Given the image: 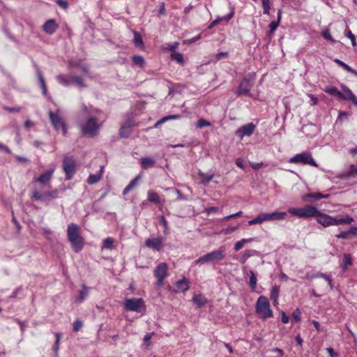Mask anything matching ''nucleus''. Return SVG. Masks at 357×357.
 Listing matches in <instances>:
<instances>
[{"mask_svg": "<svg viewBox=\"0 0 357 357\" xmlns=\"http://www.w3.org/2000/svg\"><path fill=\"white\" fill-rule=\"evenodd\" d=\"M322 36L326 40L331 41L332 43H334L335 42V40L332 38L328 30L324 31L322 33Z\"/></svg>", "mask_w": 357, "mask_h": 357, "instance_id": "nucleus-54", "label": "nucleus"}, {"mask_svg": "<svg viewBox=\"0 0 357 357\" xmlns=\"http://www.w3.org/2000/svg\"><path fill=\"white\" fill-rule=\"evenodd\" d=\"M255 130V125L252 123H248L240 127L236 132V134L241 139H243L245 136L251 135Z\"/></svg>", "mask_w": 357, "mask_h": 357, "instance_id": "nucleus-16", "label": "nucleus"}, {"mask_svg": "<svg viewBox=\"0 0 357 357\" xmlns=\"http://www.w3.org/2000/svg\"><path fill=\"white\" fill-rule=\"evenodd\" d=\"M54 172V169H49L42 174L39 177L33 178V181L39 183L42 186H46L50 184Z\"/></svg>", "mask_w": 357, "mask_h": 357, "instance_id": "nucleus-15", "label": "nucleus"}, {"mask_svg": "<svg viewBox=\"0 0 357 357\" xmlns=\"http://www.w3.org/2000/svg\"><path fill=\"white\" fill-rule=\"evenodd\" d=\"M155 163L154 160L150 158H144L141 160V165L143 169H149L150 167H153Z\"/></svg>", "mask_w": 357, "mask_h": 357, "instance_id": "nucleus-34", "label": "nucleus"}, {"mask_svg": "<svg viewBox=\"0 0 357 357\" xmlns=\"http://www.w3.org/2000/svg\"><path fill=\"white\" fill-rule=\"evenodd\" d=\"M301 312L300 309L296 308L291 314L293 319L296 321H300L301 319Z\"/></svg>", "mask_w": 357, "mask_h": 357, "instance_id": "nucleus-51", "label": "nucleus"}, {"mask_svg": "<svg viewBox=\"0 0 357 357\" xmlns=\"http://www.w3.org/2000/svg\"><path fill=\"white\" fill-rule=\"evenodd\" d=\"M180 118H181L180 115H168V116H166L162 118L159 121H158V125L164 123L165 122H166L168 120L178 119Z\"/></svg>", "mask_w": 357, "mask_h": 357, "instance_id": "nucleus-43", "label": "nucleus"}, {"mask_svg": "<svg viewBox=\"0 0 357 357\" xmlns=\"http://www.w3.org/2000/svg\"><path fill=\"white\" fill-rule=\"evenodd\" d=\"M147 247L156 250V238H149L146 241Z\"/></svg>", "mask_w": 357, "mask_h": 357, "instance_id": "nucleus-49", "label": "nucleus"}, {"mask_svg": "<svg viewBox=\"0 0 357 357\" xmlns=\"http://www.w3.org/2000/svg\"><path fill=\"white\" fill-rule=\"evenodd\" d=\"M158 224H160V225L162 226L163 229H164V233L165 234H167V221L165 220V218L163 217V216H161L159 218V219L158 220Z\"/></svg>", "mask_w": 357, "mask_h": 357, "instance_id": "nucleus-46", "label": "nucleus"}, {"mask_svg": "<svg viewBox=\"0 0 357 357\" xmlns=\"http://www.w3.org/2000/svg\"><path fill=\"white\" fill-rule=\"evenodd\" d=\"M336 237L338 238H343V239H349V236L347 234V231H341L338 234L336 235Z\"/></svg>", "mask_w": 357, "mask_h": 357, "instance_id": "nucleus-61", "label": "nucleus"}, {"mask_svg": "<svg viewBox=\"0 0 357 357\" xmlns=\"http://www.w3.org/2000/svg\"><path fill=\"white\" fill-rule=\"evenodd\" d=\"M22 292V289L19 287L17 288L10 296V298H16L17 296Z\"/></svg>", "mask_w": 357, "mask_h": 357, "instance_id": "nucleus-63", "label": "nucleus"}, {"mask_svg": "<svg viewBox=\"0 0 357 357\" xmlns=\"http://www.w3.org/2000/svg\"><path fill=\"white\" fill-rule=\"evenodd\" d=\"M251 77H244L241 82L237 90L236 94L238 96L243 94H248L250 93V88L252 86V81Z\"/></svg>", "mask_w": 357, "mask_h": 357, "instance_id": "nucleus-13", "label": "nucleus"}, {"mask_svg": "<svg viewBox=\"0 0 357 357\" xmlns=\"http://www.w3.org/2000/svg\"><path fill=\"white\" fill-rule=\"evenodd\" d=\"M198 176L201 179V183L204 185H207L208 183L212 181L214 174H206L202 171H199Z\"/></svg>", "mask_w": 357, "mask_h": 357, "instance_id": "nucleus-28", "label": "nucleus"}, {"mask_svg": "<svg viewBox=\"0 0 357 357\" xmlns=\"http://www.w3.org/2000/svg\"><path fill=\"white\" fill-rule=\"evenodd\" d=\"M167 275V265L165 263L159 264L158 265V284H162Z\"/></svg>", "mask_w": 357, "mask_h": 357, "instance_id": "nucleus-18", "label": "nucleus"}, {"mask_svg": "<svg viewBox=\"0 0 357 357\" xmlns=\"http://www.w3.org/2000/svg\"><path fill=\"white\" fill-rule=\"evenodd\" d=\"M36 75H37V77H38L39 82H40V87L43 90V94L44 96H46L47 93V86L45 84V79L43 76L42 72L40 71V70L38 66H36Z\"/></svg>", "mask_w": 357, "mask_h": 357, "instance_id": "nucleus-23", "label": "nucleus"}, {"mask_svg": "<svg viewBox=\"0 0 357 357\" xmlns=\"http://www.w3.org/2000/svg\"><path fill=\"white\" fill-rule=\"evenodd\" d=\"M257 255H259V252L257 250L253 249H248L240 252L239 255L235 259L241 264H243L250 257Z\"/></svg>", "mask_w": 357, "mask_h": 357, "instance_id": "nucleus-17", "label": "nucleus"}, {"mask_svg": "<svg viewBox=\"0 0 357 357\" xmlns=\"http://www.w3.org/2000/svg\"><path fill=\"white\" fill-rule=\"evenodd\" d=\"M83 326V322L79 319L75 320L73 324V331L75 332L79 331Z\"/></svg>", "mask_w": 357, "mask_h": 357, "instance_id": "nucleus-50", "label": "nucleus"}, {"mask_svg": "<svg viewBox=\"0 0 357 357\" xmlns=\"http://www.w3.org/2000/svg\"><path fill=\"white\" fill-rule=\"evenodd\" d=\"M67 236L74 251L80 252L84 247V239L79 235V228L76 224L70 223L68 225Z\"/></svg>", "mask_w": 357, "mask_h": 357, "instance_id": "nucleus-3", "label": "nucleus"}, {"mask_svg": "<svg viewBox=\"0 0 357 357\" xmlns=\"http://www.w3.org/2000/svg\"><path fill=\"white\" fill-rule=\"evenodd\" d=\"M93 112L86 105H82L80 114L86 116V121L79 123V126L84 135L89 137H94L98 135L101 124L98 123V119L93 115Z\"/></svg>", "mask_w": 357, "mask_h": 357, "instance_id": "nucleus-1", "label": "nucleus"}, {"mask_svg": "<svg viewBox=\"0 0 357 357\" xmlns=\"http://www.w3.org/2000/svg\"><path fill=\"white\" fill-rule=\"evenodd\" d=\"M132 123L130 121H126L121 127L119 135L121 137H128L131 132Z\"/></svg>", "mask_w": 357, "mask_h": 357, "instance_id": "nucleus-22", "label": "nucleus"}, {"mask_svg": "<svg viewBox=\"0 0 357 357\" xmlns=\"http://www.w3.org/2000/svg\"><path fill=\"white\" fill-rule=\"evenodd\" d=\"M89 287L86 285H82V289L79 291V296L77 298V301L79 303H82L89 294Z\"/></svg>", "mask_w": 357, "mask_h": 357, "instance_id": "nucleus-27", "label": "nucleus"}, {"mask_svg": "<svg viewBox=\"0 0 357 357\" xmlns=\"http://www.w3.org/2000/svg\"><path fill=\"white\" fill-rule=\"evenodd\" d=\"M255 241V238H242L241 240L235 243L234 246V250L235 252L239 251L242 249L246 243L252 242Z\"/></svg>", "mask_w": 357, "mask_h": 357, "instance_id": "nucleus-30", "label": "nucleus"}, {"mask_svg": "<svg viewBox=\"0 0 357 357\" xmlns=\"http://www.w3.org/2000/svg\"><path fill=\"white\" fill-rule=\"evenodd\" d=\"M55 336H56V340H55V342H54V347H53V350H54L55 354L57 355L58 351H59V348L60 340H61V334L60 333H56L55 334Z\"/></svg>", "mask_w": 357, "mask_h": 357, "instance_id": "nucleus-42", "label": "nucleus"}, {"mask_svg": "<svg viewBox=\"0 0 357 357\" xmlns=\"http://www.w3.org/2000/svg\"><path fill=\"white\" fill-rule=\"evenodd\" d=\"M236 165H237V167H238L239 168H241L242 169H244L245 167V166L244 165V161L241 158H238L236 159Z\"/></svg>", "mask_w": 357, "mask_h": 357, "instance_id": "nucleus-60", "label": "nucleus"}, {"mask_svg": "<svg viewBox=\"0 0 357 357\" xmlns=\"http://www.w3.org/2000/svg\"><path fill=\"white\" fill-rule=\"evenodd\" d=\"M142 175L138 174L134 179H132L128 185L123 189V195H127L130 190H132L133 188H135L139 182V181L141 179Z\"/></svg>", "mask_w": 357, "mask_h": 357, "instance_id": "nucleus-24", "label": "nucleus"}, {"mask_svg": "<svg viewBox=\"0 0 357 357\" xmlns=\"http://www.w3.org/2000/svg\"><path fill=\"white\" fill-rule=\"evenodd\" d=\"M170 59L173 61H176L180 65H183L185 61L183 59V55L178 52H174L170 54Z\"/></svg>", "mask_w": 357, "mask_h": 357, "instance_id": "nucleus-32", "label": "nucleus"}, {"mask_svg": "<svg viewBox=\"0 0 357 357\" xmlns=\"http://www.w3.org/2000/svg\"><path fill=\"white\" fill-rule=\"evenodd\" d=\"M313 277L314 278H321L324 279L326 281L328 282L330 289L333 290V284H332V280H331V278L329 275H328L325 273H317Z\"/></svg>", "mask_w": 357, "mask_h": 357, "instance_id": "nucleus-36", "label": "nucleus"}, {"mask_svg": "<svg viewBox=\"0 0 357 357\" xmlns=\"http://www.w3.org/2000/svg\"><path fill=\"white\" fill-rule=\"evenodd\" d=\"M103 166H101L100 167V171L98 174H90L89 178H88V180H87V182L90 185H93V184H95L96 183H98L101 177H102V174L103 172Z\"/></svg>", "mask_w": 357, "mask_h": 357, "instance_id": "nucleus-29", "label": "nucleus"}, {"mask_svg": "<svg viewBox=\"0 0 357 357\" xmlns=\"http://www.w3.org/2000/svg\"><path fill=\"white\" fill-rule=\"evenodd\" d=\"M340 86L342 92H340V98L345 100H350L357 106V98L354 93L345 84H342Z\"/></svg>", "mask_w": 357, "mask_h": 357, "instance_id": "nucleus-14", "label": "nucleus"}, {"mask_svg": "<svg viewBox=\"0 0 357 357\" xmlns=\"http://www.w3.org/2000/svg\"><path fill=\"white\" fill-rule=\"evenodd\" d=\"M189 289V281L187 278H183L175 284V291L176 293H185Z\"/></svg>", "mask_w": 357, "mask_h": 357, "instance_id": "nucleus-19", "label": "nucleus"}, {"mask_svg": "<svg viewBox=\"0 0 357 357\" xmlns=\"http://www.w3.org/2000/svg\"><path fill=\"white\" fill-rule=\"evenodd\" d=\"M211 123L205 120L204 119H199L197 122V127L202 128L204 127L211 126Z\"/></svg>", "mask_w": 357, "mask_h": 357, "instance_id": "nucleus-45", "label": "nucleus"}, {"mask_svg": "<svg viewBox=\"0 0 357 357\" xmlns=\"http://www.w3.org/2000/svg\"><path fill=\"white\" fill-rule=\"evenodd\" d=\"M239 225V223H237L236 225L229 226L228 227L224 229L222 232L226 235L230 234L234 232L238 228Z\"/></svg>", "mask_w": 357, "mask_h": 357, "instance_id": "nucleus-44", "label": "nucleus"}, {"mask_svg": "<svg viewBox=\"0 0 357 357\" xmlns=\"http://www.w3.org/2000/svg\"><path fill=\"white\" fill-rule=\"evenodd\" d=\"M200 38H201V35H199V36H197L196 37H194V38H192L191 39L185 40L183 41V44L190 45V44L195 43L196 41H197Z\"/></svg>", "mask_w": 357, "mask_h": 357, "instance_id": "nucleus-57", "label": "nucleus"}, {"mask_svg": "<svg viewBox=\"0 0 357 357\" xmlns=\"http://www.w3.org/2000/svg\"><path fill=\"white\" fill-rule=\"evenodd\" d=\"M261 5L264 10V14L269 15L271 10V0H261Z\"/></svg>", "mask_w": 357, "mask_h": 357, "instance_id": "nucleus-41", "label": "nucleus"}, {"mask_svg": "<svg viewBox=\"0 0 357 357\" xmlns=\"http://www.w3.org/2000/svg\"><path fill=\"white\" fill-rule=\"evenodd\" d=\"M179 43L178 42H175L172 44H168L166 47L167 50H169L171 53L174 52H176V50L178 48Z\"/></svg>", "mask_w": 357, "mask_h": 357, "instance_id": "nucleus-53", "label": "nucleus"}, {"mask_svg": "<svg viewBox=\"0 0 357 357\" xmlns=\"http://www.w3.org/2000/svg\"><path fill=\"white\" fill-rule=\"evenodd\" d=\"M225 257V252L222 249L213 250L196 259L194 263L196 265L212 264L223 260Z\"/></svg>", "mask_w": 357, "mask_h": 357, "instance_id": "nucleus-4", "label": "nucleus"}, {"mask_svg": "<svg viewBox=\"0 0 357 357\" xmlns=\"http://www.w3.org/2000/svg\"><path fill=\"white\" fill-rule=\"evenodd\" d=\"M132 61L135 64L138 65L139 66H142L144 63V59L142 56L139 55H135L132 57Z\"/></svg>", "mask_w": 357, "mask_h": 357, "instance_id": "nucleus-47", "label": "nucleus"}, {"mask_svg": "<svg viewBox=\"0 0 357 357\" xmlns=\"http://www.w3.org/2000/svg\"><path fill=\"white\" fill-rule=\"evenodd\" d=\"M317 222L324 227L330 226H337L339 225H349L354 221V218L348 215L344 218H335L328 214L319 211L317 217Z\"/></svg>", "mask_w": 357, "mask_h": 357, "instance_id": "nucleus-2", "label": "nucleus"}, {"mask_svg": "<svg viewBox=\"0 0 357 357\" xmlns=\"http://www.w3.org/2000/svg\"><path fill=\"white\" fill-rule=\"evenodd\" d=\"M326 351L328 353L330 357H337L338 356L337 353L335 352L334 350L331 347H328L326 349Z\"/></svg>", "mask_w": 357, "mask_h": 357, "instance_id": "nucleus-64", "label": "nucleus"}, {"mask_svg": "<svg viewBox=\"0 0 357 357\" xmlns=\"http://www.w3.org/2000/svg\"><path fill=\"white\" fill-rule=\"evenodd\" d=\"M63 170L66 174V180H70L76 171V162L73 157L65 156L63 160Z\"/></svg>", "mask_w": 357, "mask_h": 357, "instance_id": "nucleus-12", "label": "nucleus"}, {"mask_svg": "<svg viewBox=\"0 0 357 357\" xmlns=\"http://www.w3.org/2000/svg\"><path fill=\"white\" fill-rule=\"evenodd\" d=\"M56 79L59 84L63 86H70L71 84H75L79 87H86L83 79L79 76L61 74L56 76Z\"/></svg>", "mask_w": 357, "mask_h": 357, "instance_id": "nucleus-7", "label": "nucleus"}, {"mask_svg": "<svg viewBox=\"0 0 357 357\" xmlns=\"http://www.w3.org/2000/svg\"><path fill=\"white\" fill-rule=\"evenodd\" d=\"M264 221H267L266 213H261V214L259 215L257 217H256L255 218H254L251 220H249L248 224L250 225H256V224H261V222H263Z\"/></svg>", "mask_w": 357, "mask_h": 357, "instance_id": "nucleus-33", "label": "nucleus"}, {"mask_svg": "<svg viewBox=\"0 0 357 357\" xmlns=\"http://www.w3.org/2000/svg\"><path fill=\"white\" fill-rule=\"evenodd\" d=\"M133 33H134L133 43H134L135 45L137 47L142 48L144 46V44H143L142 38L140 34L135 31H133Z\"/></svg>", "mask_w": 357, "mask_h": 357, "instance_id": "nucleus-35", "label": "nucleus"}, {"mask_svg": "<svg viewBox=\"0 0 357 357\" xmlns=\"http://www.w3.org/2000/svg\"><path fill=\"white\" fill-rule=\"evenodd\" d=\"M114 243V240L111 237H107L103 241L102 243V249L112 250L113 248L112 245Z\"/></svg>", "mask_w": 357, "mask_h": 357, "instance_id": "nucleus-40", "label": "nucleus"}, {"mask_svg": "<svg viewBox=\"0 0 357 357\" xmlns=\"http://www.w3.org/2000/svg\"><path fill=\"white\" fill-rule=\"evenodd\" d=\"M266 220H281L287 218V213L284 211H274L271 213H266Z\"/></svg>", "mask_w": 357, "mask_h": 357, "instance_id": "nucleus-21", "label": "nucleus"}, {"mask_svg": "<svg viewBox=\"0 0 357 357\" xmlns=\"http://www.w3.org/2000/svg\"><path fill=\"white\" fill-rule=\"evenodd\" d=\"M192 301L198 307H202L207 303V299L202 294H197L193 296Z\"/></svg>", "mask_w": 357, "mask_h": 357, "instance_id": "nucleus-31", "label": "nucleus"}, {"mask_svg": "<svg viewBox=\"0 0 357 357\" xmlns=\"http://www.w3.org/2000/svg\"><path fill=\"white\" fill-rule=\"evenodd\" d=\"M57 5L63 9H67L68 3L66 0H56Z\"/></svg>", "mask_w": 357, "mask_h": 357, "instance_id": "nucleus-56", "label": "nucleus"}, {"mask_svg": "<svg viewBox=\"0 0 357 357\" xmlns=\"http://www.w3.org/2000/svg\"><path fill=\"white\" fill-rule=\"evenodd\" d=\"M324 91L331 96L340 98V91L335 86H328L325 88Z\"/></svg>", "mask_w": 357, "mask_h": 357, "instance_id": "nucleus-37", "label": "nucleus"}, {"mask_svg": "<svg viewBox=\"0 0 357 357\" xmlns=\"http://www.w3.org/2000/svg\"><path fill=\"white\" fill-rule=\"evenodd\" d=\"M3 109L10 113L20 112L21 111L20 107H10L7 106H3Z\"/></svg>", "mask_w": 357, "mask_h": 357, "instance_id": "nucleus-55", "label": "nucleus"}, {"mask_svg": "<svg viewBox=\"0 0 357 357\" xmlns=\"http://www.w3.org/2000/svg\"><path fill=\"white\" fill-rule=\"evenodd\" d=\"M59 191L56 189L47 190L43 193L40 192L37 190L32 191V198L43 202H48L58 197Z\"/></svg>", "mask_w": 357, "mask_h": 357, "instance_id": "nucleus-11", "label": "nucleus"}, {"mask_svg": "<svg viewBox=\"0 0 357 357\" xmlns=\"http://www.w3.org/2000/svg\"><path fill=\"white\" fill-rule=\"evenodd\" d=\"M347 231L349 236V238H351V236H357V227H351L350 229Z\"/></svg>", "mask_w": 357, "mask_h": 357, "instance_id": "nucleus-58", "label": "nucleus"}, {"mask_svg": "<svg viewBox=\"0 0 357 357\" xmlns=\"http://www.w3.org/2000/svg\"><path fill=\"white\" fill-rule=\"evenodd\" d=\"M250 274V280L249 284L252 289H255L257 287V278L252 271H249Z\"/></svg>", "mask_w": 357, "mask_h": 357, "instance_id": "nucleus-39", "label": "nucleus"}, {"mask_svg": "<svg viewBox=\"0 0 357 357\" xmlns=\"http://www.w3.org/2000/svg\"><path fill=\"white\" fill-rule=\"evenodd\" d=\"M289 162L296 164L310 165L313 167L318 166L317 162L313 159L311 153L308 151L295 155L289 159Z\"/></svg>", "mask_w": 357, "mask_h": 357, "instance_id": "nucleus-9", "label": "nucleus"}, {"mask_svg": "<svg viewBox=\"0 0 357 357\" xmlns=\"http://www.w3.org/2000/svg\"><path fill=\"white\" fill-rule=\"evenodd\" d=\"M352 265V258L349 254H344L340 267L342 271H346L348 268Z\"/></svg>", "mask_w": 357, "mask_h": 357, "instance_id": "nucleus-26", "label": "nucleus"}, {"mask_svg": "<svg viewBox=\"0 0 357 357\" xmlns=\"http://www.w3.org/2000/svg\"><path fill=\"white\" fill-rule=\"evenodd\" d=\"M204 211L206 212L208 214L215 213L218 211V208L212 206V207L205 208Z\"/></svg>", "mask_w": 357, "mask_h": 357, "instance_id": "nucleus-62", "label": "nucleus"}, {"mask_svg": "<svg viewBox=\"0 0 357 357\" xmlns=\"http://www.w3.org/2000/svg\"><path fill=\"white\" fill-rule=\"evenodd\" d=\"M334 61L336 63H337L340 66L342 67L347 72L351 70V68L349 65H347V63L343 62L342 61H341L338 59H335Z\"/></svg>", "mask_w": 357, "mask_h": 357, "instance_id": "nucleus-48", "label": "nucleus"}, {"mask_svg": "<svg viewBox=\"0 0 357 357\" xmlns=\"http://www.w3.org/2000/svg\"><path fill=\"white\" fill-rule=\"evenodd\" d=\"M279 293L280 287L277 285L273 286L271 290L270 297L273 301V305L275 306L278 305Z\"/></svg>", "mask_w": 357, "mask_h": 357, "instance_id": "nucleus-25", "label": "nucleus"}, {"mask_svg": "<svg viewBox=\"0 0 357 357\" xmlns=\"http://www.w3.org/2000/svg\"><path fill=\"white\" fill-rule=\"evenodd\" d=\"M328 196H329L328 195H323L319 192H315V193H310L308 195H306L305 196L303 197V199L305 200H306L307 198H314L316 199H320L322 198H327V197H328Z\"/></svg>", "mask_w": 357, "mask_h": 357, "instance_id": "nucleus-38", "label": "nucleus"}, {"mask_svg": "<svg viewBox=\"0 0 357 357\" xmlns=\"http://www.w3.org/2000/svg\"><path fill=\"white\" fill-rule=\"evenodd\" d=\"M279 24L280 23L277 21H273L270 23V24L268 26L270 33H273L276 30V29L279 26Z\"/></svg>", "mask_w": 357, "mask_h": 357, "instance_id": "nucleus-52", "label": "nucleus"}, {"mask_svg": "<svg viewBox=\"0 0 357 357\" xmlns=\"http://www.w3.org/2000/svg\"><path fill=\"white\" fill-rule=\"evenodd\" d=\"M289 212L300 218H309L312 217H317L319 210L314 206L306 205L303 208H289Z\"/></svg>", "mask_w": 357, "mask_h": 357, "instance_id": "nucleus-6", "label": "nucleus"}, {"mask_svg": "<svg viewBox=\"0 0 357 357\" xmlns=\"http://www.w3.org/2000/svg\"><path fill=\"white\" fill-rule=\"evenodd\" d=\"M60 111L57 110L55 112L52 111L49 112V117L50 121L56 130L61 129L63 135H65L67 132L66 125L60 116Z\"/></svg>", "mask_w": 357, "mask_h": 357, "instance_id": "nucleus-10", "label": "nucleus"}, {"mask_svg": "<svg viewBox=\"0 0 357 357\" xmlns=\"http://www.w3.org/2000/svg\"><path fill=\"white\" fill-rule=\"evenodd\" d=\"M58 29V25L56 23V21L53 19L48 20L43 24V31L50 35L53 34L56 29Z\"/></svg>", "mask_w": 357, "mask_h": 357, "instance_id": "nucleus-20", "label": "nucleus"}, {"mask_svg": "<svg viewBox=\"0 0 357 357\" xmlns=\"http://www.w3.org/2000/svg\"><path fill=\"white\" fill-rule=\"evenodd\" d=\"M256 312L263 319H266L273 316L271 310L270 303L266 296H261L256 302Z\"/></svg>", "mask_w": 357, "mask_h": 357, "instance_id": "nucleus-5", "label": "nucleus"}, {"mask_svg": "<svg viewBox=\"0 0 357 357\" xmlns=\"http://www.w3.org/2000/svg\"><path fill=\"white\" fill-rule=\"evenodd\" d=\"M152 334L151 333H146L144 337V344L146 347H149L150 345V340L151 339Z\"/></svg>", "mask_w": 357, "mask_h": 357, "instance_id": "nucleus-59", "label": "nucleus"}, {"mask_svg": "<svg viewBox=\"0 0 357 357\" xmlns=\"http://www.w3.org/2000/svg\"><path fill=\"white\" fill-rule=\"evenodd\" d=\"M124 310L126 311L144 313L146 310L144 301L142 298H127L123 303Z\"/></svg>", "mask_w": 357, "mask_h": 357, "instance_id": "nucleus-8", "label": "nucleus"}]
</instances>
